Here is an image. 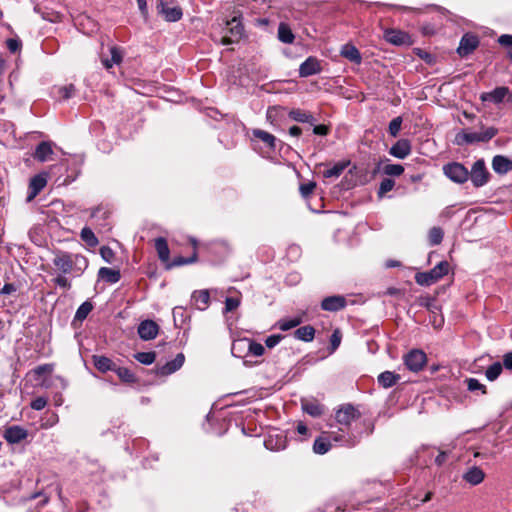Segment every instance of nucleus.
Wrapping results in <instances>:
<instances>
[{"instance_id": "nucleus-1", "label": "nucleus", "mask_w": 512, "mask_h": 512, "mask_svg": "<svg viewBox=\"0 0 512 512\" xmlns=\"http://www.w3.org/2000/svg\"><path fill=\"white\" fill-rule=\"evenodd\" d=\"M52 263L62 274H70L74 277L81 276L89 265L85 256L61 250L54 252Z\"/></svg>"}, {"instance_id": "nucleus-2", "label": "nucleus", "mask_w": 512, "mask_h": 512, "mask_svg": "<svg viewBox=\"0 0 512 512\" xmlns=\"http://www.w3.org/2000/svg\"><path fill=\"white\" fill-rule=\"evenodd\" d=\"M498 134V129L495 127H487L482 132H469L461 131L455 137L457 145L474 144L478 142H489Z\"/></svg>"}, {"instance_id": "nucleus-3", "label": "nucleus", "mask_w": 512, "mask_h": 512, "mask_svg": "<svg viewBox=\"0 0 512 512\" xmlns=\"http://www.w3.org/2000/svg\"><path fill=\"white\" fill-rule=\"evenodd\" d=\"M449 268L450 265L447 261H441L431 270L417 273L415 275V281L418 285L430 286L447 275Z\"/></svg>"}, {"instance_id": "nucleus-4", "label": "nucleus", "mask_w": 512, "mask_h": 512, "mask_svg": "<svg viewBox=\"0 0 512 512\" xmlns=\"http://www.w3.org/2000/svg\"><path fill=\"white\" fill-rule=\"evenodd\" d=\"M223 33L224 35L222 36L220 43L222 45H230L238 42L242 38L244 27L237 17H233L231 20L225 21Z\"/></svg>"}, {"instance_id": "nucleus-5", "label": "nucleus", "mask_w": 512, "mask_h": 512, "mask_svg": "<svg viewBox=\"0 0 512 512\" xmlns=\"http://www.w3.org/2000/svg\"><path fill=\"white\" fill-rule=\"evenodd\" d=\"M443 173L451 181L458 184H463L469 179V170L459 162L445 164Z\"/></svg>"}, {"instance_id": "nucleus-6", "label": "nucleus", "mask_w": 512, "mask_h": 512, "mask_svg": "<svg viewBox=\"0 0 512 512\" xmlns=\"http://www.w3.org/2000/svg\"><path fill=\"white\" fill-rule=\"evenodd\" d=\"M469 178L476 188L487 184L490 178V173L487 170L483 159H478L473 163L471 170L469 171Z\"/></svg>"}, {"instance_id": "nucleus-7", "label": "nucleus", "mask_w": 512, "mask_h": 512, "mask_svg": "<svg viewBox=\"0 0 512 512\" xmlns=\"http://www.w3.org/2000/svg\"><path fill=\"white\" fill-rule=\"evenodd\" d=\"M427 362L425 352L420 349H413L404 356V364L413 372H419Z\"/></svg>"}, {"instance_id": "nucleus-8", "label": "nucleus", "mask_w": 512, "mask_h": 512, "mask_svg": "<svg viewBox=\"0 0 512 512\" xmlns=\"http://www.w3.org/2000/svg\"><path fill=\"white\" fill-rule=\"evenodd\" d=\"M361 413L352 404L342 405L335 414L337 423L344 426H349L354 420L359 419Z\"/></svg>"}, {"instance_id": "nucleus-9", "label": "nucleus", "mask_w": 512, "mask_h": 512, "mask_svg": "<svg viewBox=\"0 0 512 512\" xmlns=\"http://www.w3.org/2000/svg\"><path fill=\"white\" fill-rule=\"evenodd\" d=\"M479 43L480 41L477 35L465 33L460 40L457 53L460 57H467L477 49Z\"/></svg>"}, {"instance_id": "nucleus-10", "label": "nucleus", "mask_w": 512, "mask_h": 512, "mask_svg": "<svg viewBox=\"0 0 512 512\" xmlns=\"http://www.w3.org/2000/svg\"><path fill=\"white\" fill-rule=\"evenodd\" d=\"M247 349V352L253 356L260 357L264 354L265 348L261 343L252 339L244 338L233 342L232 353L238 349Z\"/></svg>"}, {"instance_id": "nucleus-11", "label": "nucleus", "mask_w": 512, "mask_h": 512, "mask_svg": "<svg viewBox=\"0 0 512 512\" xmlns=\"http://www.w3.org/2000/svg\"><path fill=\"white\" fill-rule=\"evenodd\" d=\"M383 37L386 42L396 46H410L412 44L411 36L398 29H386Z\"/></svg>"}, {"instance_id": "nucleus-12", "label": "nucleus", "mask_w": 512, "mask_h": 512, "mask_svg": "<svg viewBox=\"0 0 512 512\" xmlns=\"http://www.w3.org/2000/svg\"><path fill=\"white\" fill-rule=\"evenodd\" d=\"M28 437L27 429L19 425H12L7 427L3 432V438L9 444H18Z\"/></svg>"}, {"instance_id": "nucleus-13", "label": "nucleus", "mask_w": 512, "mask_h": 512, "mask_svg": "<svg viewBox=\"0 0 512 512\" xmlns=\"http://www.w3.org/2000/svg\"><path fill=\"white\" fill-rule=\"evenodd\" d=\"M322 66L319 59L314 56H309L301 65L299 66V76L306 78L312 75H316L321 73Z\"/></svg>"}, {"instance_id": "nucleus-14", "label": "nucleus", "mask_w": 512, "mask_h": 512, "mask_svg": "<svg viewBox=\"0 0 512 512\" xmlns=\"http://www.w3.org/2000/svg\"><path fill=\"white\" fill-rule=\"evenodd\" d=\"M509 97L512 100V95L507 87L501 86L496 87L490 92H484L480 95V99L483 102H492L494 104H500L504 101L505 97Z\"/></svg>"}, {"instance_id": "nucleus-15", "label": "nucleus", "mask_w": 512, "mask_h": 512, "mask_svg": "<svg viewBox=\"0 0 512 512\" xmlns=\"http://www.w3.org/2000/svg\"><path fill=\"white\" fill-rule=\"evenodd\" d=\"M184 361H185L184 354L179 353L176 355V357L173 360L167 362L166 364H164L162 366H157L155 372L158 376H168V375L176 372L177 370H179L183 366Z\"/></svg>"}, {"instance_id": "nucleus-16", "label": "nucleus", "mask_w": 512, "mask_h": 512, "mask_svg": "<svg viewBox=\"0 0 512 512\" xmlns=\"http://www.w3.org/2000/svg\"><path fill=\"white\" fill-rule=\"evenodd\" d=\"M137 332L142 340H152L158 335L159 326L153 320H144L139 324Z\"/></svg>"}, {"instance_id": "nucleus-17", "label": "nucleus", "mask_w": 512, "mask_h": 512, "mask_svg": "<svg viewBox=\"0 0 512 512\" xmlns=\"http://www.w3.org/2000/svg\"><path fill=\"white\" fill-rule=\"evenodd\" d=\"M47 179L44 175L38 174L30 179L26 202H31L46 186Z\"/></svg>"}, {"instance_id": "nucleus-18", "label": "nucleus", "mask_w": 512, "mask_h": 512, "mask_svg": "<svg viewBox=\"0 0 512 512\" xmlns=\"http://www.w3.org/2000/svg\"><path fill=\"white\" fill-rule=\"evenodd\" d=\"M157 8L159 13L163 14L165 20L169 22H176L182 18V9L179 6L168 7L164 0H160Z\"/></svg>"}, {"instance_id": "nucleus-19", "label": "nucleus", "mask_w": 512, "mask_h": 512, "mask_svg": "<svg viewBox=\"0 0 512 512\" xmlns=\"http://www.w3.org/2000/svg\"><path fill=\"white\" fill-rule=\"evenodd\" d=\"M346 306V299L341 295H333L326 297L321 302V308L324 311L336 312L342 310Z\"/></svg>"}, {"instance_id": "nucleus-20", "label": "nucleus", "mask_w": 512, "mask_h": 512, "mask_svg": "<svg viewBox=\"0 0 512 512\" xmlns=\"http://www.w3.org/2000/svg\"><path fill=\"white\" fill-rule=\"evenodd\" d=\"M389 153L399 159L406 158L411 153V144L408 139L398 140L391 148Z\"/></svg>"}, {"instance_id": "nucleus-21", "label": "nucleus", "mask_w": 512, "mask_h": 512, "mask_svg": "<svg viewBox=\"0 0 512 512\" xmlns=\"http://www.w3.org/2000/svg\"><path fill=\"white\" fill-rule=\"evenodd\" d=\"M462 478L470 485L476 486L483 482L485 473L481 468L472 466L463 474Z\"/></svg>"}, {"instance_id": "nucleus-22", "label": "nucleus", "mask_w": 512, "mask_h": 512, "mask_svg": "<svg viewBox=\"0 0 512 512\" xmlns=\"http://www.w3.org/2000/svg\"><path fill=\"white\" fill-rule=\"evenodd\" d=\"M92 362L95 368L102 373H106L108 371H113L116 369V363H114L110 358L103 355H93Z\"/></svg>"}, {"instance_id": "nucleus-23", "label": "nucleus", "mask_w": 512, "mask_h": 512, "mask_svg": "<svg viewBox=\"0 0 512 512\" xmlns=\"http://www.w3.org/2000/svg\"><path fill=\"white\" fill-rule=\"evenodd\" d=\"M492 168L498 174H506L512 170V160L502 155H496L492 160Z\"/></svg>"}, {"instance_id": "nucleus-24", "label": "nucleus", "mask_w": 512, "mask_h": 512, "mask_svg": "<svg viewBox=\"0 0 512 512\" xmlns=\"http://www.w3.org/2000/svg\"><path fill=\"white\" fill-rule=\"evenodd\" d=\"M288 116L290 119L299 123H308L310 125L316 123V118L310 112L303 109H292L289 111Z\"/></svg>"}, {"instance_id": "nucleus-25", "label": "nucleus", "mask_w": 512, "mask_h": 512, "mask_svg": "<svg viewBox=\"0 0 512 512\" xmlns=\"http://www.w3.org/2000/svg\"><path fill=\"white\" fill-rule=\"evenodd\" d=\"M52 154L53 149L51 143L42 141L37 145L33 157L40 162H45Z\"/></svg>"}, {"instance_id": "nucleus-26", "label": "nucleus", "mask_w": 512, "mask_h": 512, "mask_svg": "<svg viewBox=\"0 0 512 512\" xmlns=\"http://www.w3.org/2000/svg\"><path fill=\"white\" fill-rule=\"evenodd\" d=\"M155 249L157 251V255L160 261L167 264L170 259V250L168 247L167 240L163 237L156 238Z\"/></svg>"}, {"instance_id": "nucleus-27", "label": "nucleus", "mask_w": 512, "mask_h": 512, "mask_svg": "<svg viewBox=\"0 0 512 512\" xmlns=\"http://www.w3.org/2000/svg\"><path fill=\"white\" fill-rule=\"evenodd\" d=\"M401 379L400 375L392 371H384L378 375L377 381L383 388H390Z\"/></svg>"}, {"instance_id": "nucleus-28", "label": "nucleus", "mask_w": 512, "mask_h": 512, "mask_svg": "<svg viewBox=\"0 0 512 512\" xmlns=\"http://www.w3.org/2000/svg\"><path fill=\"white\" fill-rule=\"evenodd\" d=\"M340 54L341 56L355 64H360L362 61V57L359 50L352 44L343 45Z\"/></svg>"}, {"instance_id": "nucleus-29", "label": "nucleus", "mask_w": 512, "mask_h": 512, "mask_svg": "<svg viewBox=\"0 0 512 512\" xmlns=\"http://www.w3.org/2000/svg\"><path fill=\"white\" fill-rule=\"evenodd\" d=\"M98 278L107 283L114 284L120 280L121 274L119 270L101 267L98 271Z\"/></svg>"}, {"instance_id": "nucleus-30", "label": "nucleus", "mask_w": 512, "mask_h": 512, "mask_svg": "<svg viewBox=\"0 0 512 512\" xmlns=\"http://www.w3.org/2000/svg\"><path fill=\"white\" fill-rule=\"evenodd\" d=\"M264 445L267 449L272 451H278L285 449L286 438L282 435H276L275 438L270 434L264 441Z\"/></svg>"}, {"instance_id": "nucleus-31", "label": "nucleus", "mask_w": 512, "mask_h": 512, "mask_svg": "<svg viewBox=\"0 0 512 512\" xmlns=\"http://www.w3.org/2000/svg\"><path fill=\"white\" fill-rule=\"evenodd\" d=\"M278 39L282 43L291 44L295 39L290 26L287 23L281 22L278 26Z\"/></svg>"}, {"instance_id": "nucleus-32", "label": "nucleus", "mask_w": 512, "mask_h": 512, "mask_svg": "<svg viewBox=\"0 0 512 512\" xmlns=\"http://www.w3.org/2000/svg\"><path fill=\"white\" fill-rule=\"evenodd\" d=\"M294 336L298 340L311 342L315 337V329L311 325L302 326L294 332Z\"/></svg>"}, {"instance_id": "nucleus-33", "label": "nucleus", "mask_w": 512, "mask_h": 512, "mask_svg": "<svg viewBox=\"0 0 512 512\" xmlns=\"http://www.w3.org/2000/svg\"><path fill=\"white\" fill-rule=\"evenodd\" d=\"M253 136L264 142L271 150H275L276 138L272 134L264 130L255 129L253 130Z\"/></svg>"}, {"instance_id": "nucleus-34", "label": "nucleus", "mask_w": 512, "mask_h": 512, "mask_svg": "<svg viewBox=\"0 0 512 512\" xmlns=\"http://www.w3.org/2000/svg\"><path fill=\"white\" fill-rule=\"evenodd\" d=\"M332 447L330 440L327 437L320 436L315 439L313 444V451L316 454L323 455L327 453Z\"/></svg>"}, {"instance_id": "nucleus-35", "label": "nucleus", "mask_w": 512, "mask_h": 512, "mask_svg": "<svg viewBox=\"0 0 512 512\" xmlns=\"http://www.w3.org/2000/svg\"><path fill=\"white\" fill-rule=\"evenodd\" d=\"M193 300L198 309L204 310L207 308L210 300V295L207 290L195 291L192 295Z\"/></svg>"}, {"instance_id": "nucleus-36", "label": "nucleus", "mask_w": 512, "mask_h": 512, "mask_svg": "<svg viewBox=\"0 0 512 512\" xmlns=\"http://www.w3.org/2000/svg\"><path fill=\"white\" fill-rule=\"evenodd\" d=\"M197 261V252L194 251L192 256L190 257H182V256H176L173 258L171 262L168 261L166 264V269H171L173 267H179L187 264H192Z\"/></svg>"}, {"instance_id": "nucleus-37", "label": "nucleus", "mask_w": 512, "mask_h": 512, "mask_svg": "<svg viewBox=\"0 0 512 512\" xmlns=\"http://www.w3.org/2000/svg\"><path fill=\"white\" fill-rule=\"evenodd\" d=\"M302 409L312 417H318L323 414V406L316 401L302 402Z\"/></svg>"}, {"instance_id": "nucleus-38", "label": "nucleus", "mask_w": 512, "mask_h": 512, "mask_svg": "<svg viewBox=\"0 0 512 512\" xmlns=\"http://www.w3.org/2000/svg\"><path fill=\"white\" fill-rule=\"evenodd\" d=\"M114 372L117 374L119 379L124 383H135L137 378L135 374L126 367H119L116 365Z\"/></svg>"}, {"instance_id": "nucleus-39", "label": "nucleus", "mask_w": 512, "mask_h": 512, "mask_svg": "<svg viewBox=\"0 0 512 512\" xmlns=\"http://www.w3.org/2000/svg\"><path fill=\"white\" fill-rule=\"evenodd\" d=\"M303 322L301 316H296L290 319H280L277 322V326L282 331H288L292 328L299 326Z\"/></svg>"}, {"instance_id": "nucleus-40", "label": "nucleus", "mask_w": 512, "mask_h": 512, "mask_svg": "<svg viewBox=\"0 0 512 512\" xmlns=\"http://www.w3.org/2000/svg\"><path fill=\"white\" fill-rule=\"evenodd\" d=\"M80 237L90 247H95L99 243L98 238L89 227H84L81 230Z\"/></svg>"}, {"instance_id": "nucleus-41", "label": "nucleus", "mask_w": 512, "mask_h": 512, "mask_svg": "<svg viewBox=\"0 0 512 512\" xmlns=\"http://www.w3.org/2000/svg\"><path fill=\"white\" fill-rule=\"evenodd\" d=\"M93 305L89 301L83 302L77 309L75 313L74 320L77 321H83L86 319V317L89 315V313L92 311Z\"/></svg>"}, {"instance_id": "nucleus-42", "label": "nucleus", "mask_w": 512, "mask_h": 512, "mask_svg": "<svg viewBox=\"0 0 512 512\" xmlns=\"http://www.w3.org/2000/svg\"><path fill=\"white\" fill-rule=\"evenodd\" d=\"M348 163L345 162H338L334 164L331 168L324 171V177L325 178H333V177H339L345 168L347 167Z\"/></svg>"}, {"instance_id": "nucleus-43", "label": "nucleus", "mask_w": 512, "mask_h": 512, "mask_svg": "<svg viewBox=\"0 0 512 512\" xmlns=\"http://www.w3.org/2000/svg\"><path fill=\"white\" fill-rule=\"evenodd\" d=\"M444 232L440 227H433L429 231V242L432 246L439 245L443 240Z\"/></svg>"}, {"instance_id": "nucleus-44", "label": "nucleus", "mask_w": 512, "mask_h": 512, "mask_svg": "<svg viewBox=\"0 0 512 512\" xmlns=\"http://www.w3.org/2000/svg\"><path fill=\"white\" fill-rule=\"evenodd\" d=\"M134 358L141 364L151 365L152 363H154V361L156 359V353L153 351L138 352V353L134 354Z\"/></svg>"}, {"instance_id": "nucleus-45", "label": "nucleus", "mask_w": 512, "mask_h": 512, "mask_svg": "<svg viewBox=\"0 0 512 512\" xmlns=\"http://www.w3.org/2000/svg\"><path fill=\"white\" fill-rule=\"evenodd\" d=\"M501 372L502 364L500 362H495L487 368L485 375L489 381H494L499 377Z\"/></svg>"}, {"instance_id": "nucleus-46", "label": "nucleus", "mask_w": 512, "mask_h": 512, "mask_svg": "<svg viewBox=\"0 0 512 512\" xmlns=\"http://www.w3.org/2000/svg\"><path fill=\"white\" fill-rule=\"evenodd\" d=\"M383 172L388 176H400L404 172V167L401 164H387Z\"/></svg>"}, {"instance_id": "nucleus-47", "label": "nucleus", "mask_w": 512, "mask_h": 512, "mask_svg": "<svg viewBox=\"0 0 512 512\" xmlns=\"http://www.w3.org/2000/svg\"><path fill=\"white\" fill-rule=\"evenodd\" d=\"M395 186V181L391 178H384L379 186L378 196L383 197L387 192L391 191Z\"/></svg>"}, {"instance_id": "nucleus-48", "label": "nucleus", "mask_w": 512, "mask_h": 512, "mask_svg": "<svg viewBox=\"0 0 512 512\" xmlns=\"http://www.w3.org/2000/svg\"><path fill=\"white\" fill-rule=\"evenodd\" d=\"M316 188V183L313 181H309L307 183H302L299 187L300 194L303 198H308Z\"/></svg>"}, {"instance_id": "nucleus-49", "label": "nucleus", "mask_w": 512, "mask_h": 512, "mask_svg": "<svg viewBox=\"0 0 512 512\" xmlns=\"http://www.w3.org/2000/svg\"><path fill=\"white\" fill-rule=\"evenodd\" d=\"M401 125H402V118L400 116L392 119L389 123V128H388L389 134L392 137H396L400 132Z\"/></svg>"}, {"instance_id": "nucleus-50", "label": "nucleus", "mask_w": 512, "mask_h": 512, "mask_svg": "<svg viewBox=\"0 0 512 512\" xmlns=\"http://www.w3.org/2000/svg\"><path fill=\"white\" fill-rule=\"evenodd\" d=\"M467 388L469 391L481 390L483 394L486 393V387L475 378H469L466 380Z\"/></svg>"}, {"instance_id": "nucleus-51", "label": "nucleus", "mask_w": 512, "mask_h": 512, "mask_svg": "<svg viewBox=\"0 0 512 512\" xmlns=\"http://www.w3.org/2000/svg\"><path fill=\"white\" fill-rule=\"evenodd\" d=\"M60 97L64 100L71 98L75 93V86L73 84L60 87L58 89Z\"/></svg>"}, {"instance_id": "nucleus-52", "label": "nucleus", "mask_w": 512, "mask_h": 512, "mask_svg": "<svg viewBox=\"0 0 512 512\" xmlns=\"http://www.w3.org/2000/svg\"><path fill=\"white\" fill-rule=\"evenodd\" d=\"M341 339H342V335H341L340 331L338 329L333 331V333L331 334V337H330L331 353L336 351V349L339 347V345L341 343Z\"/></svg>"}, {"instance_id": "nucleus-53", "label": "nucleus", "mask_w": 512, "mask_h": 512, "mask_svg": "<svg viewBox=\"0 0 512 512\" xmlns=\"http://www.w3.org/2000/svg\"><path fill=\"white\" fill-rule=\"evenodd\" d=\"M110 215V211L102 206H98L94 208L91 212L92 218H101L103 220L107 219Z\"/></svg>"}, {"instance_id": "nucleus-54", "label": "nucleus", "mask_w": 512, "mask_h": 512, "mask_svg": "<svg viewBox=\"0 0 512 512\" xmlns=\"http://www.w3.org/2000/svg\"><path fill=\"white\" fill-rule=\"evenodd\" d=\"M53 370H54L53 364H43V365H39L36 368H34L33 373L36 376H41L43 374H50L53 372Z\"/></svg>"}, {"instance_id": "nucleus-55", "label": "nucleus", "mask_w": 512, "mask_h": 512, "mask_svg": "<svg viewBox=\"0 0 512 512\" xmlns=\"http://www.w3.org/2000/svg\"><path fill=\"white\" fill-rule=\"evenodd\" d=\"M100 255L104 261H106L107 263H111L114 259L115 253L110 247L102 246L100 248Z\"/></svg>"}, {"instance_id": "nucleus-56", "label": "nucleus", "mask_w": 512, "mask_h": 512, "mask_svg": "<svg viewBox=\"0 0 512 512\" xmlns=\"http://www.w3.org/2000/svg\"><path fill=\"white\" fill-rule=\"evenodd\" d=\"M65 274H60L56 278H54L52 281L55 285L64 288V289H70L71 288V282L68 280L67 277L64 276Z\"/></svg>"}, {"instance_id": "nucleus-57", "label": "nucleus", "mask_w": 512, "mask_h": 512, "mask_svg": "<svg viewBox=\"0 0 512 512\" xmlns=\"http://www.w3.org/2000/svg\"><path fill=\"white\" fill-rule=\"evenodd\" d=\"M497 42L509 51H512V35L511 34H502L498 37Z\"/></svg>"}, {"instance_id": "nucleus-58", "label": "nucleus", "mask_w": 512, "mask_h": 512, "mask_svg": "<svg viewBox=\"0 0 512 512\" xmlns=\"http://www.w3.org/2000/svg\"><path fill=\"white\" fill-rule=\"evenodd\" d=\"M240 305L239 298L228 297L225 300V312H231L237 309Z\"/></svg>"}, {"instance_id": "nucleus-59", "label": "nucleus", "mask_w": 512, "mask_h": 512, "mask_svg": "<svg viewBox=\"0 0 512 512\" xmlns=\"http://www.w3.org/2000/svg\"><path fill=\"white\" fill-rule=\"evenodd\" d=\"M110 53H111V59H112L113 63L116 65H119L123 59V52L121 51V49L113 46L110 49Z\"/></svg>"}, {"instance_id": "nucleus-60", "label": "nucleus", "mask_w": 512, "mask_h": 512, "mask_svg": "<svg viewBox=\"0 0 512 512\" xmlns=\"http://www.w3.org/2000/svg\"><path fill=\"white\" fill-rule=\"evenodd\" d=\"M284 338L281 334H273L266 338L265 344L268 348H274Z\"/></svg>"}, {"instance_id": "nucleus-61", "label": "nucleus", "mask_w": 512, "mask_h": 512, "mask_svg": "<svg viewBox=\"0 0 512 512\" xmlns=\"http://www.w3.org/2000/svg\"><path fill=\"white\" fill-rule=\"evenodd\" d=\"M8 50L11 53H16L21 48V41L14 38H9L6 41Z\"/></svg>"}, {"instance_id": "nucleus-62", "label": "nucleus", "mask_w": 512, "mask_h": 512, "mask_svg": "<svg viewBox=\"0 0 512 512\" xmlns=\"http://www.w3.org/2000/svg\"><path fill=\"white\" fill-rule=\"evenodd\" d=\"M46 405L47 399L44 397H37L30 404L31 408L37 411L44 409Z\"/></svg>"}, {"instance_id": "nucleus-63", "label": "nucleus", "mask_w": 512, "mask_h": 512, "mask_svg": "<svg viewBox=\"0 0 512 512\" xmlns=\"http://www.w3.org/2000/svg\"><path fill=\"white\" fill-rule=\"evenodd\" d=\"M434 302V299L430 296H421L417 299V304L421 307H425L427 309H430L432 304Z\"/></svg>"}, {"instance_id": "nucleus-64", "label": "nucleus", "mask_w": 512, "mask_h": 512, "mask_svg": "<svg viewBox=\"0 0 512 512\" xmlns=\"http://www.w3.org/2000/svg\"><path fill=\"white\" fill-rule=\"evenodd\" d=\"M313 126H314L313 133L316 135L326 136L329 133L330 129L327 125H324V124L315 125L314 124Z\"/></svg>"}]
</instances>
